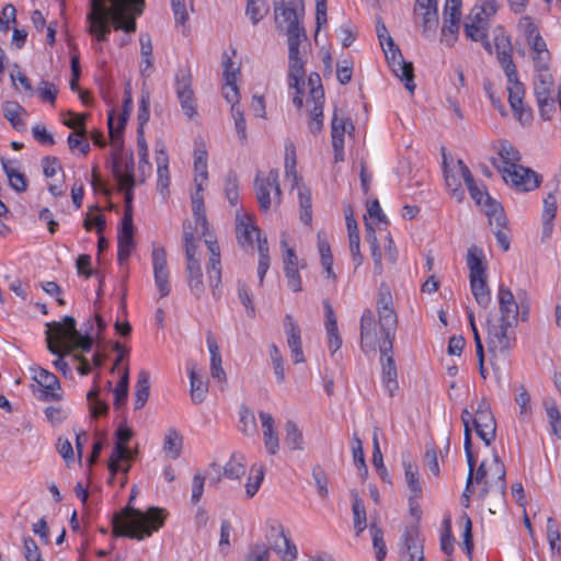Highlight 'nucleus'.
Segmentation results:
<instances>
[{
	"instance_id": "17",
	"label": "nucleus",
	"mask_w": 561,
	"mask_h": 561,
	"mask_svg": "<svg viewBox=\"0 0 561 561\" xmlns=\"http://www.w3.org/2000/svg\"><path fill=\"white\" fill-rule=\"evenodd\" d=\"M473 424L478 436L486 446L491 445L496 436V423L486 402L481 401L479 403L476 410Z\"/></svg>"
},
{
	"instance_id": "56",
	"label": "nucleus",
	"mask_w": 561,
	"mask_h": 561,
	"mask_svg": "<svg viewBox=\"0 0 561 561\" xmlns=\"http://www.w3.org/2000/svg\"><path fill=\"white\" fill-rule=\"evenodd\" d=\"M259 265H257V276L260 278V283H263L265 274L270 267V255H268V244L266 238H259Z\"/></svg>"
},
{
	"instance_id": "40",
	"label": "nucleus",
	"mask_w": 561,
	"mask_h": 561,
	"mask_svg": "<svg viewBox=\"0 0 561 561\" xmlns=\"http://www.w3.org/2000/svg\"><path fill=\"white\" fill-rule=\"evenodd\" d=\"M470 288L478 305L486 308L491 302V295L486 284V276L471 277Z\"/></svg>"
},
{
	"instance_id": "54",
	"label": "nucleus",
	"mask_w": 561,
	"mask_h": 561,
	"mask_svg": "<svg viewBox=\"0 0 561 561\" xmlns=\"http://www.w3.org/2000/svg\"><path fill=\"white\" fill-rule=\"evenodd\" d=\"M348 125L354 128L348 118L340 117L335 111L331 122L332 142H344V135Z\"/></svg>"
},
{
	"instance_id": "53",
	"label": "nucleus",
	"mask_w": 561,
	"mask_h": 561,
	"mask_svg": "<svg viewBox=\"0 0 561 561\" xmlns=\"http://www.w3.org/2000/svg\"><path fill=\"white\" fill-rule=\"evenodd\" d=\"M264 479V467L262 465H253L250 469V476L245 484V493L248 497H253L260 489Z\"/></svg>"
},
{
	"instance_id": "8",
	"label": "nucleus",
	"mask_w": 561,
	"mask_h": 561,
	"mask_svg": "<svg viewBox=\"0 0 561 561\" xmlns=\"http://www.w3.org/2000/svg\"><path fill=\"white\" fill-rule=\"evenodd\" d=\"M517 325L492 318L486 321V346L493 357H505L516 344Z\"/></svg>"
},
{
	"instance_id": "10",
	"label": "nucleus",
	"mask_w": 561,
	"mask_h": 561,
	"mask_svg": "<svg viewBox=\"0 0 561 561\" xmlns=\"http://www.w3.org/2000/svg\"><path fill=\"white\" fill-rule=\"evenodd\" d=\"M507 78V92H508V103L514 112L516 119H518L522 124H529L533 121V111L530 107L524 104L525 99V85L518 79V73L516 68H510L504 71Z\"/></svg>"
},
{
	"instance_id": "2",
	"label": "nucleus",
	"mask_w": 561,
	"mask_h": 561,
	"mask_svg": "<svg viewBox=\"0 0 561 561\" xmlns=\"http://www.w3.org/2000/svg\"><path fill=\"white\" fill-rule=\"evenodd\" d=\"M377 312L379 328L382 333V342L379 345L380 363L382 367V383L390 397H393L399 388L398 371L392 356L398 317L392 307V296L388 289H380L377 299Z\"/></svg>"
},
{
	"instance_id": "59",
	"label": "nucleus",
	"mask_w": 561,
	"mask_h": 561,
	"mask_svg": "<svg viewBox=\"0 0 561 561\" xmlns=\"http://www.w3.org/2000/svg\"><path fill=\"white\" fill-rule=\"evenodd\" d=\"M558 209L557 197L554 193H549L548 196L543 199V228L545 230H550L552 227V220L556 217Z\"/></svg>"
},
{
	"instance_id": "42",
	"label": "nucleus",
	"mask_w": 561,
	"mask_h": 561,
	"mask_svg": "<svg viewBox=\"0 0 561 561\" xmlns=\"http://www.w3.org/2000/svg\"><path fill=\"white\" fill-rule=\"evenodd\" d=\"M353 503V518H354V528L356 536H359L367 528V515L366 508L363 500L358 496V494L352 491Z\"/></svg>"
},
{
	"instance_id": "11",
	"label": "nucleus",
	"mask_w": 561,
	"mask_h": 561,
	"mask_svg": "<svg viewBox=\"0 0 561 561\" xmlns=\"http://www.w3.org/2000/svg\"><path fill=\"white\" fill-rule=\"evenodd\" d=\"M497 300L499 316L491 317L492 319L511 323L513 325L518 324L519 314L523 321L527 319L528 305L523 300L518 304L510 288L501 285L499 288Z\"/></svg>"
},
{
	"instance_id": "13",
	"label": "nucleus",
	"mask_w": 561,
	"mask_h": 561,
	"mask_svg": "<svg viewBox=\"0 0 561 561\" xmlns=\"http://www.w3.org/2000/svg\"><path fill=\"white\" fill-rule=\"evenodd\" d=\"M116 443L113 449V453L108 459V470L111 473V480L113 477L122 470L125 474L124 480L122 481V485L126 482V473L128 472L130 466L121 467L122 461H130L133 459L131 450L127 447V443L133 437V431L126 426L121 425L116 431Z\"/></svg>"
},
{
	"instance_id": "12",
	"label": "nucleus",
	"mask_w": 561,
	"mask_h": 561,
	"mask_svg": "<svg viewBox=\"0 0 561 561\" xmlns=\"http://www.w3.org/2000/svg\"><path fill=\"white\" fill-rule=\"evenodd\" d=\"M254 187L262 211L266 213L271 208L272 201H274L275 204L280 203L282 190L278 182V171L276 169L270 170L265 176L259 173L255 178Z\"/></svg>"
},
{
	"instance_id": "60",
	"label": "nucleus",
	"mask_w": 561,
	"mask_h": 561,
	"mask_svg": "<svg viewBox=\"0 0 561 561\" xmlns=\"http://www.w3.org/2000/svg\"><path fill=\"white\" fill-rule=\"evenodd\" d=\"M460 22L443 21L440 43L447 47H451L459 34Z\"/></svg>"
},
{
	"instance_id": "7",
	"label": "nucleus",
	"mask_w": 561,
	"mask_h": 561,
	"mask_svg": "<svg viewBox=\"0 0 561 561\" xmlns=\"http://www.w3.org/2000/svg\"><path fill=\"white\" fill-rule=\"evenodd\" d=\"M305 15L304 0H278L274 2V21L278 31L287 36L306 33L301 24Z\"/></svg>"
},
{
	"instance_id": "57",
	"label": "nucleus",
	"mask_w": 561,
	"mask_h": 561,
	"mask_svg": "<svg viewBox=\"0 0 561 561\" xmlns=\"http://www.w3.org/2000/svg\"><path fill=\"white\" fill-rule=\"evenodd\" d=\"M268 12V5L264 0H249L245 13L253 24H257Z\"/></svg>"
},
{
	"instance_id": "9",
	"label": "nucleus",
	"mask_w": 561,
	"mask_h": 561,
	"mask_svg": "<svg viewBox=\"0 0 561 561\" xmlns=\"http://www.w3.org/2000/svg\"><path fill=\"white\" fill-rule=\"evenodd\" d=\"M534 78V94L539 114L543 121H550L556 113V100L552 96L554 80L547 66H536Z\"/></svg>"
},
{
	"instance_id": "37",
	"label": "nucleus",
	"mask_w": 561,
	"mask_h": 561,
	"mask_svg": "<svg viewBox=\"0 0 561 561\" xmlns=\"http://www.w3.org/2000/svg\"><path fill=\"white\" fill-rule=\"evenodd\" d=\"M150 393V375L147 370H140L135 386V409H141Z\"/></svg>"
},
{
	"instance_id": "45",
	"label": "nucleus",
	"mask_w": 561,
	"mask_h": 561,
	"mask_svg": "<svg viewBox=\"0 0 561 561\" xmlns=\"http://www.w3.org/2000/svg\"><path fill=\"white\" fill-rule=\"evenodd\" d=\"M531 48L534 56L533 60L536 66H547L550 60V53L547 48V44L541 35L527 42Z\"/></svg>"
},
{
	"instance_id": "24",
	"label": "nucleus",
	"mask_w": 561,
	"mask_h": 561,
	"mask_svg": "<svg viewBox=\"0 0 561 561\" xmlns=\"http://www.w3.org/2000/svg\"><path fill=\"white\" fill-rule=\"evenodd\" d=\"M259 417L262 426L264 447L268 455H276L279 450V437L276 431L275 420L272 414L260 411Z\"/></svg>"
},
{
	"instance_id": "14",
	"label": "nucleus",
	"mask_w": 561,
	"mask_h": 561,
	"mask_svg": "<svg viewBox=\"0 0 561 561\" xmlns=\"http://www.w3.org/2000/svg\"><path fill=\"white\" fill-rule=\"evenodd\" d=\"M265 538L270 548L273 549L283 561L296 560L297 548L285 535L284 527L280 523L276 520L268 522Z\"/></svg>"
},
{
	"instance_id": "23",
	"label": "nucleus",
	"mask_w": 561,
	"mask_h": 561,
	"mask_svg": "<svg viewBox=\"0 0 561 561\" xmlns=\"http://www.w3.org/2000/svg\"><path fill=\"white\" fill-rule=\"evenodd\" d=\"M305 65L301 58L288 59V85L296 90V95L293 98L294 105L300 110L302 103V91L300 84H304Z\"/></svg>"
},
{
	"instance_id": "30",
	"label": "nucleus",
	"mask_w": 561,
	"mask_h": 561,
	"mask_svg": "<svg viewBox=\"0 0 561 561\" xmlns=\"http://www.w3.org/2000/svg\"><path fill=\"white\" fill-rule=\"evenodd\" d=\"M206 244L210 253L207 263V276L210 287L215 290L221 282L220 251L216 241L206 240Z\"/></svg>"
},
{
	"instance_id": "34",
	"label": "nucleus",
	"mask_w": 561,
	"mask_h": 561,
	"mask_svg": "<svg viewBox=\"0 0 561 561\" xmlns=\"http://www.w3.org/2000/svg\"><path fill=\"white\" fill-rule=\"evenodd\" d=\"M3 116L10 122L11 126L18 131L26 129V123L20 117L26 111L18 102L5 101L2 104Z\"/></svg>"
},
{
	"instance_id": "21",
	"label": "nucleus",
	"mask_w": 561,
	"mask_h": 561,
	"mask_svg": "<svg viewBox=\"0 0 561 561\" xmlns=\"http://www.w3.org/2000/svg\"><path fill=\"white\" fill-rule=\"evenodd\" d=\"M381 334V339L382 333ZM378 332H377V324L375 320V316L370 309L364 310L362 318H360V346L363 351L365 352H375L377 345H380Z\"/></svg>"
},
{
	"instance_id": "50",
	"label": "nucleus",
	"mask_w": 561,
	"mask_h": 561,
	"mask_svg": "<svg viewBox=\"0 0 561 561\" xmlns=\"http://www.w3.org/2000/svg\"><path fill=\"white\" fill-rule=\"evenodd\" d=\"M99 394L100 388L98 386L92 388L87 394L89 409L93 417L106 415L108 412V404L105 401L101 400L99 398Z\"/></svg>"
},
{
	"instance_id": "33",
	"label": "nucleus",
	"mask_w": 561,
	"mask_h": 561,
	"mask_svg": "<svg viewBox=\"0 0 561 561\" xmlns=\"http://www.w3.org/2000/svg\"><path fill=\"white\" fill-rule=\"evenodd\" d=\"M0 162L8 178L9 185L18 193L25 192L27 188V180L24 173L20 172L19 169L14 167L18 162L5 158H1Z\"/></svg>"
},
{
	"instance_id": "63",
	"label": "nucleus",
	"mask_w": 561,
	"mask_h": 561,
	"mask_svg": "<svg viewBox=\"0 0 561 561\" xmlns=\"http://www.w3.org/2000/svg\"><path fill=\"white\" fill-rule=\"evenodd\" d=\"M545 408L553 435L561 438V415L553 402L545 401Z\"/></svg>"
},
{
	"instance_id": "44",
	"label": "nucleus",
	"mask_w": 561,
	"mask_h": 561,
	"mask_svg": "<svg viewBox=\"0 0 561 561\" xmlns=\"http://www.w3.org/2000/svg\"><path fill=\"white\" fill-rule=\"evenodd\" d=\"M157 173H158V188L163 193L170 185L169 176V158L164 149L157 150Z\"/></svg>"
},
{
	"instance_id": "6",
	"label": "nucleus",
	"mask_w": 561,
	"mask_h": 561,
	"mask_svg": "<svg viewBox=\"0 0 561 561\" xmlns=\"http://www.w3.org/2000/svg\"><path fill=\"white\" fill-rule=\"evenodd\" d=\"M108 130L112 139L113 151L111 152L112 158V172L118 184L128 183L129 186H135V162L133 154L124 159L122 154L123 139L122 131L125 128V118L122 117L118 123V128L114 130V113L111 112L107 118Z\"/></svg>"
},
{
	"instance_id": "19",
	"label": "nucleus",
	"mask_w": 561,
	"mask_h": 561,
	"mask_svg": "<svg viewBox=\"0 0 561 561\" xmlns=\"http://www.w3.org/2000/svg\"><path fill=\"white\" fill-rule=\"evenodd\" d=\"M176 96L180 101L181 107L190 119H192L196 114V103L194 99V92L191 85V75L181 70L176 75Z\"/></svg>"
},
{
	"instance_id": "4",
	"label": "nucleus",
	"mask_w": 561,
	"mask_h": 561,
	"mask_svg": "<svg viewBox=\"0 0 561 561\" xmlns=\"http://www.w3.org/2000/svg\"><path fill=\"white\" fill-rule=\"evenodd\" d=\"M164 510L150 507L146 513L127 505L112 517L113 535L142 540L159 530L164 523Z\"/></svg>"
},
{
	"instance_id": "35",
	"label": "nucleus",
	"mask_w": 561,
	"mask_h": 561,
	"mask_svg": "<svg viewBox=\"0 0 561 561\" xmlns=\"http://www.w3.org/2000/svg\"><path fill=\"white\" fill-rule=\"evenodd\" d=\"M486 202L484 211L489 217V224L492 230L506 228L507 218L502 206L493 201L491 196H486Z\"/></svg>"
},
{
	"instance_id": "3",
	"label": "nucleus",
	"mask_w": 561,
	"mask_h": 561,
	"mask_svg": "<svg viewBox=\"0 0 561 561\" xmlns=\"http://www.w3.org/2000/svg\"><path fill=\"white\" fill-rule=\"evenodd\" d=\"M47 348L58 358L54 366L65 377H71L72 370L64 357L76 351L90 352L93 346V339L90 335H82L76 328V320L71 316H65L61 322L46 323Z\"/></svg>"
},
{
	"instance_id": "47",
	"label": "nucleus",
	"mask_w": 561,
	"mask_h": 561,
	"mask_svg": "<svg viewBox=\"0 0 561 561\" xmlns=\"http://www.w3.org/2000/svg\"><path fill=\"white\" fill-rule=\"evenodd\" d=\"M194 183L195 187H198V191L204 190V185L208 180V171H207V153L206 151H201L195 156L194 160Z\"/></svg>"
},
{
	"instance_id": "46",
	"label": "nucleus",
	"mask_w": 561,
	"mask_h": 561,
	"mask_svg": "<svg viewBox=\"0 0 561 561\" xmlns=\"http://www.w3.org/2000/svg\"><path fill=\"white\" fill-rule=\"evenodd\" d=\"M247 460L243 454H232L230 460L224 467V474L228 479H239L245 472Z\"/></svg>"
},
{
	"instance_id": "41",
	"label": "nucleus",
	"mask_w": 561,
	"mask_h": 561,
	"mask_svg": "<svg viewBox=\"0 0 561 561\" xmlns=\"http://www.w3.org/2000/svg\"><path fill=\"white\" fill-rule=\"evenodd\" d=\"M187 282L191 293L196 297L201 298L205 293V286L203 283V273L201 270L199 262H193L187 264Z\"/></svg>"
},
{
	"instance_id": "5",
	"label": "nucleus",
	"mask_w": 561,
	"mask_h": 561,
	"mask_svg": "<svg viewBox=\"0 0 561 561\" xmlns=\"http://www.w3.org/2000/svg\"><path fill=\"white\" fill-rule=\"evenodd\" d=\"M376 32L387 62L392 72L397 78L404 82V87L409 92L413 93L415 90L413 64L404 60L401 50L393 42L383 23L379 21L377 22Z\"/></svg>"
},
{
	"instance_id": "38",
	"label": "nucleus",
	"mask_w": 561,
	"mask_h": 561,
	"mask_svg": "<svg viewBox=\"0 0 561 561\" xmlns=\"http://www.w3.org/2000/svg\"><path fill=\"white\" fill-rule=\"evenodd\" d=\"M183 437L175 428H169L164 436L163 451L171 459H178L181 456Z\"/></svg>"
},
{
	"instance_id": "27",
	"label": "nucleus",
	"mask_w": 561,
	"mask_h": 561,
	"mask_svg": "<svg viewBox=\"0 0 561 561\" xmlns=\"http://www.w3.org/2000/svg\"><path fill=\"white\" fill-rule=\"evenodd\" d=\"M33 379L47 391L44 392L43 400H60L59 393L53 392L60 387L58 378L50 371L42 367H33Z\"/></svg>"
},
{
	"instance_id": "1",
	"label": "nucleus",
	"mask_w": 561,
	"mask_h": 561,
	"mask_svg": "<svg viewBox=\"0 0 561 561\" xmlns=\"http://www.w3.org/2000/svg\"><path fill=\"white\" fill-rule=\"evenodd\" d=\"M145 8V0H92L88 14L89 33L99 42L107 41L111 25L126 33L136 31V16Z\"/></svg>"
},
{
	"instance_id": "49",
	"label": "nucleus",
	"mask_w": 561,
	"mask_h": 561,
	"mask_svg": "<svg viewBox=\"0 0 561 561\" xmlns=\"http://www.w3.org/2000/svg\"><path fill=\"white\" fill-rule=\"evenodd\" d=\"M285 443L290 450H302L304 449V436L302 432L298 428L297 424L288 420L285 424Z\"/></svg>"
},
{
	"instance_id": "22",
	"label": "nucleus",
	"mask_w": 561,
	"mask_h": 561,
	"mask_svg": "<svg viewBox=\"0 0 561 561\" xmlns=\"http://www.w3.org/2000/svg\"><path fill=\"white\" fill-rule=\"evenodd\" d=\"M489 16L479 12V8H472L465 22V35L471 41L483 39L488 35Z\"/></svg>"
},
{
	"instance_id": "43",
	"label": "nucleus",
	"mask_w": 561,
	"mask_h": 561,
	"mask_svg": "<svg viewBox=\"0 0 561 561\" xmlns=\"http://www.w3.org/2000/svg\"><path fill=\"white\" fill-rule=\"evenodd\" d=\"M467 265L470 271L469 277H481L485 275L483 252L477 247H471L467 254Z\"/></svg>"
},
{
	"instance_id": "20",
	"label": "nucleus",
	"mask_w": 561,
	"mask_h": 561,
	"mask_svg": "<svg viewBox=\"0 0 561 561\" xmlns=\"http://www.w3.org/2000/svg\"><path fill=\"white\" fill-rule=\"evenodd\" d=\"M135 249L134 225L129 214L123 216L122 227L117 236V261L125 264Z\"/></svg>"
},
{
	"instance_id": "16",
	"label": "nucleus",
	"mask_w": 561,
	"mask_h": 561,
	"mask_svg": "<svg viewBox=\"0 0 561 561\" xmlns=\"http://www.w3.org/2000/svg\"><path fill=\"white\" fill-rule=\"evenodd\" d=\"M505 183L514 186L518 191H531L538 187V174L531 169L516 164L508 169H502L500 172Z\"/></svg>"
},
{
	"instance_id": "29",
	"label": "nucleus",
	"mask_w": 561,
	"mask_h": 561,
	"mask_svg": "<svg viewBox=\"0 0 561 561\" xmlns=\"http://www.w3.org/2000/svg\"><path fill=\"white\" fill-rule=\"evenodd\" d=\"M237 220V239L239 244L242 247H253L254 237L256 243L259 244V238L263 237L261 234L260 229L253 224L251 217L244 216L240 218V216L238 215Z\"/></svg>"
},
{
	"instance_id": "32",
	"label": "nucleus",
	"mask_w": 561,
	"mask_h": 561,
	"mask_svg": "<svg viewBox=\"0 0 561 561\" xmlns=\"http://www.w3.org/2000/svg\"><path fill=\"white\" fill-rule=\"evenodd\" d=\"M402 466L404 469L405 481L410 491L409 502L412 503L413 500H419L423 493L422 485L420 482L419 467L408 457H403Z\"/></svg>"
},
{
	"instance_id": "51",
	"label": "nucleus",
	"mask_w": 561,
	"mask_h": 561,
	"mask_svg": "<svg viewBox=\"0 0 561 561\" xmlns=\"http://www.w3.org/2000/svg\"><path fill=\"white\" fill-rule=\"evenodd\" d=\"M129 387V369L128 366L124 367V373L114 388V408L119 409L125 404L128 397Z\"/></svg>"
},
{
	"instance_id": "64",
	"label": "nucleus",
	"mask_w": 561,
	"mask_h": 561,
	"mask_svg": "<svg viewBox=\"0 0 561 561\" xmlns=\"http://www.w3.org/2000/svg\"><path fill=\"white\" fill-rule=\"evenodd\" d=\"M240 430L247 436H253L256 434V422L255 416L249 409H243L240 413Z\"/></svg>"
},
{
	"instance_id": "48",
	"label": "nucleus",
	"mask_w": 561,
	"mask_h": 561,
	"mask_svg": "<svg viewBox=\"0 0 561 561\" xmlns=\"http://www.w3.org/2000/svg\"><path fill=\"white\" fill-rule=\"evenodd\" d=\"M293 188L298 190L300 219L304 224L310 225L312 220L311 193L307 187L299 184Z\"/></svg>"
},
{
	"instance_id": "61",
	"label": "nucleus",
	"mask_w": 561,
	"mask_h": 561,
	"mask_svg": "<svg viewBox=\"0 0 561 561\" xmlns=\"http://www.w3.org/2000/svg\"><path fill=\"white\" fill-rule=\"evenodd\" d=\"M308 83L310 85V94L307 102L323 103L324 92L322 89L320 76L317 72H312L308 78Z\"/></svg>"
},
{
	"instance_id": "36",
	"label": "nucleus",
	"mask_w": 561,
	"mask_h": 561,
	"mask_svg": "<svg viewBox=\"0 0 561 561\" xmlns=\"http://www.w3.org/2000/svg\"><path fill=\"white\" fill-rule=\"evenodd\" d=\"M188 375L191 381V398L194 403H201L204 401L208 391V386L204 382L201 376L196 371V364H188Z\"/></svg>"
},
{
	"instance_id": "31",
	"label": "nucleus",
	"mask_w": 561,
	"mask_h": 561,
	"mask_svg": "<svg viewBox=\"0 0 561 561\" xmlns=\"http://www.w3.org/2000/svg\"><path fill=\"white\" fill-rule=\"evenodd\" d=\"M497 154L499 158H492L491 163L499 172H501L502 169H508L518 164V161L520 160L519 151L506 140L500 142Z\"/></svg>"
},
{
	"instance_id": "26",
	"label": "nucleus",
	"mask_w": 561,
	"mask_h": 561,
	"mask_svg": "<svg viewBox=\"0 0 561 561\" xmlns=\"http://www.w3.org/2000/svg\"><path fill=\"white\" fill-rule=\"evenodd\" d=\"M494 47L497 60L504 71L508 70L510 68H516V65L514 64L512 58L513 46L511 43V38L508 35L504 33L502 28L495 31Z\"/></svg>"
},
{
	"instance_id": "28",
	"label": "nucleus",
	"mask_w": 561,
	"mask_h": 561,
	"mask_svg": "<svg viewBox=\"0 0 561 561\" xmlns=\"http://www.w3.org/2000/svg\"><path fill=\"white\" fill-rule=\"evenodd\" d=\"M404 549L401 551V561H424L423 545L419 539L417 529L404 533Z\"/></svg>"
},
{
	"instance_id": "62",
	"label": "nucleus",
	"mask_w": 561,
	"mask_h": 561,
	"mask_svg": "<svg viewBox=\"0 0 561 561\" xmlns=\"http://www.w3.org/2000/svg\"><path fill=\"white\" fill-rule=\"evenodd\" d=\"M308 127L312 134H318L323 128V103H312L310 108Z\"/></svg>"
},
{
	"instance_id": "15",
	"label": "nucleus",
	"mask_w": 561,
	"mask_h": 561,
	"mask_svg": "<svg viewBox=\"0 0 561 561\" xmlns=\"http://www.w3.org/2000/svg\"><path fill=\"white\" fill-rule=\"evenodd\" d=\"M490 470L491 473L484 483L481 495L484 496L489 493H492L496 501L494 506L496 508H501L504 506V497L506 493V470L504 463L500 460L497 455H494Z\"/></svg>"
},
{
	"instance_id": "55",
	"label": "nucleus",
	"mask_w": 561,
	"mask_h": 561,
	"mask_svg": "<svg viewBox=\"0 0 561 561\" xmlns=\"http://www.w3.org/2000/svg\"><path fill=\"white\" fill-rule=\"evenodd\" d=\"M296 151L295 147H286V154H285V174L287 181L290 182L291 187L298 185V181H300V178L298 176L297 170H296Z\"/></svg>"
},
{
	"instance_id": "25",
	"label": "nucleus",
	"mask_w": 561,
	"mask_h": 561,
	"mask_svg": "<svg viewBox=\"0 0 561 561\" xmlns=\"http://www.w3.org/2000/svg\"><path fill=\"white\" fill-rule=\"evenodd\" d=\"M285 332L287 334V344L291 353V358L295 364L305 362V356L301 346L300 328L293 320L290 314L285 317Z\"/></svg>"
},
{
	"instance_id": "39",
	"label": "nucleus",
	"mask_w": 561,
	"mask_h": 561,
	"mask_svg": "<svg viewBox=\"0 0 561 561\" xmlns=\"http://www.w3.org/2000/svg\"><path fill=\"white\" fill-rule=\"evenodd\" d=\"M192 208L196 229L201 227L202 234L205 236L208 230V224L205 216L203 191H198V187H196L195 192L192 194Z\"/></svg>"
},
{
	"instance_id": "52",
	"label": "nucleus",
	"mask_w": 561,
	"mask_h": 561,
	"mask_svg": "<svg viewBox=\"0 0 561 561\" xmlns=\"http://www.w3.org/2000/svg\"><path fill=\"white\" fill-rule=\"evenodd\" d=\"M369 533L371 536L373 547L376 551V559L377 561H383L387 556L383 531L375 522H373L369 525Z\"/></svg>"
},
{
	"instance_id": "58",
	"label": "nucleus",
	"mask_w": 561,
	"mask_h": 561,
	"mask_svg": "<svg viewBox=\"0 0 561 561\" xmlns=\"http://www.w3.org/2000/svg\"><path fill=\"white\" fill-rule=\"evenodd\" d=\"M422 16V33L426 38L434 36L438 26V10H431L419 13Z\"/></svg>"
},
{
	"instance_id": "18",
	"label": "nucleus",
	"mask_w": 561,
	"mask_h": 561,
	"mask_svg": "<svg viewBox=\"0 0 561 561\" xmlns=\"http://www.w3.org/2000/svg\"><path fill=\"white\" fill-rule=\"evenodd\" d=\"M152 266L154 283L159 290L160 297H165L171 291L169 282V270L167 263V253L163 247H153L152 249Z\"/></svg>"
}]
</instances>
